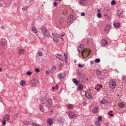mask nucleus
<instances>
[{
  "label": "nucleus",
  "instance_id": "55",
  "mask_svg": "<svg viewBox=\"0 0 126 126\" xmlns=\"http://www.w3.org/2000/svg\"><path fill=\"white\" fill-rule=\"evenodd\" d=\"M64 57H65V58H67L68 57L67 55V54L66 53H64Z\"/></svg>",
  "mask_w": 126,
  "mask_h": 126
},
{
  "label": "nucleus",
  "instance_id": "37",
  "mask_svg": "<svg viewBox=\"0 0 126 126\" xmlns=\"http://www.w3.org/2000/svg\"><path fill=\"white\" fill-rule=\"evenodd\" d=\"M110 104V103L109 101H106L105 105L107 106H109Z\"/></svg>",
  "mask_w": 126,
  "mask_h": 126
},
{
  "label": "nucleus",
  "instance_id": "26",
  "mask_svg": "<svg viewBox=\"0 0 126 126\" xmlns=\"http://www.w3.org/2000/svg\"><path fill=\"white\" fill-rule=\"evenodd\" d=\"M114 26L115 27H119L120 23H114L113 24Z\"/></svg>",
  "mask_w": 126,
  "mask_h": 126
},
{
  "label": "nucleus",
  "instance_id": "11",
  "mask_svg": "<svg viewBox=\"0 0 126 126\" xmlns=\"http://www.w3.org/2000/svg\"><path fill=\"white\" fill-rule=\"evenodd\" d=\"M101 42L102 46H104L107 44L108 42L105 40L103 39L101 40Z\"/></svg>",
  "mask_w": 126,
  "mask_h": 126
},
{
  "label": "nucleus",
  "instance_id": "60",
  "mask_svg": "<svg viewBox=\"0 0 126 126\" xmlns=\"http://www.w3.org/2000/svg\"><path fill=\"white\" fill-rule=\"evenodd\" d=\"M67 58H65L64 59L65 62V63H66L67 61Z\"/></svg>",
  "mask_w": 126,
  "mask_h": 126
},
{
  "label": "nucleus",
  "instance_id": "28",
  "mask_svg": "<svg viewBox=\"0 0 126 126\" xmlns=\"http://www.w3.org/2000/svg\"><path fill=\"white\" fill-rule=\"evenodd\" d=\"M25 84V81L24 80H22L20 81V84L22 86H23Z\"/></svg>",
  "mask_w": 126,
  "mask_h": 126
},
{
  "label": "nucleus",
  "instance_id": "30",
  "mask_svg": "<svg viewBox=\"0 0 126 126\" xmlns=\"http://www.w3.org/2000/svg\"><path fill=\"white\" fill-rule=\"evenodd\" d=\"M95 124L96 126H100V123L99 121H97L95 122Z\"/></svg>",
  "mask_w": 126,
  "mask_h": 126
},
{
  "label": "nucleus",
  "instance_id": "21",
  "mask_svg": "<svg viewBox=\"0 0 126 126\" xmlns=\"http://www.w3.org/2000/svg\"><path fill=\"white\" fill-rule=\"evenodd\" d=\"M73 108V105L69 104L67 106V109H71Z\"/></svg>",
  "mask_w": 126,
  "mask_h": 126
},
{
  "label": "nucleus",
  "instance_id": "34",
  "mask_svg": "<svg viewBox=\"0 0 126 126\" xmlns=\"http://www.w3.org/2000/svg\"><path fill=\"white\" fill-rule=\"evenodd\" d=\"M53 41L54 42L57 43L59 41V40L57 38H54L53 39Z\"/></svg>",
  "mask_w": 126,
  "mask_h": 126
},
{
  "label": "nucleus",
  "instance_id": "19",
  "mask_svg": "<svg viewBox=\"0 0 126 126\" xmlns=\"http://www.w3.org/2000/svg\"><path fill=\"white\" fill-rule=\"evenodd\" d=\"M69 114L70 116L72 118H74L76 116L75 114L71 111L69 112Z\"/></svg>",
  "mask_w": 126,
  "mask_h": 126
},
{
  "label": "nucleus",
  "instance_id": "14",
  "mask_svg": "<svg viewBox=\"0 0 126 126\" xmlns=\"http://www.w3.org/2000/svg\"><path fill=\"white\" fill-rule=\"evenodd\" d=\"M56 56L59 59L62 61H63V59L61 55H59L58 54H56Z\"/></svg>",
  "mask_w": 126,
  "mask_h": 126
},
{
  "label": "nucleus",
  "instance_id": "59",
  "mask_svg": "<svg viewBox=\"0 0 126 126\" xmlns=\"http://www.w3.org/2000/svg\"><path fill=\"white\" fill-rule=\"evenodd\" d=\"M85 15V14L84 13L82 12L81 13V15L82 16H84Z\"/></svg>",
  "mask_w": 126,
  "mask_h": 126
},
{
  "label": "nucleus",
  "instance_id": "25",
  "mask_svg": "<svg viewBox=\"0 0 126 126\" xmlns=\"http://www.w3.org/2000/svg\"><path fill=\"white\" fill-rule=\"evenodd\" d=\"M98 111V109L97 108H94L92 110V112L94 113H96Z\"/></svg>",
  "mask_w": 126,
  "mask_h": 126
},
{
  "label": "nucleus",
  "instance_id": "45",
  "mask_svg": "<svg viewBox=\"0 0 126 126\" xmlns=\"http://www.w3.org/2000/svg\"><path fill=\"white\" fill-rule=\"evenodd\" d=\"M116 4V2L114 0H113L111 2V4L112 5H114Z\"/></svg>",
  "mask_w": 126,
  "mask_h": 126
},
{
  "label": "nucleus",
  "instance_id": "5",
  "mask_svg": "<svg viewBox=\"0 0 126 126\" xmlns=\"http://www.w3.org/2000/svg\"><path fill=\"white\" fill-rule=\"evenodd\" d=\"M40 99L42 104H45L47 102V98L45 96H41Z\"/></svg>",
  "mask_w": 126,
  "mask_h": 126
},
{
  "label": "nucleus",
  "instance_id": "42",
  "mask_svg": "<svg viewBox=\"0 0 126 126\" xmlns=\"http://www.w3.org/2000/svg\"><path fill=\"white\" fill-rule=\"evenodd\" d=\"M95 61L96 63H99L100 62V60L99 59H97L95 60Z\"/></svg>",
  "mask_w": 126,
  "mask_h": 126
},
{
  "label": "nucleus",
  "instance_id": "61",
  "mask_svg": "<svg viewBox=\"0 0 126 126\" xmlns=\"http://www.w3.org/2000/svg\"><path fill=\"white\" fill-rule=\"evenodd\" d=\"M87 103L86 102H83V106H85V105H86Z\"/></svg>",
  "mask_w": 126,
  "mask_h": 126
},
{
  "label": "nucleus",
  "instance_id": "64",
  "mask_svg": "<svg viewBox=\"0 0 126 126\" xmlns=\"http://www.w3.org/2000/svg\"><path fill=\"white\" fill-rule=\"evenodd\" d=\"M1 28L2 29H4V26H1Z\"/></svg>",
  "mask_w": 126,
  "mask_h": 126
},
{
  "label": "nucleus",
  "instance_id": "4",
  "mask_svg": "<svg viewBox=\"0 0 126 126\" xmlns=\"http://www.w3.org/2000/svg\"><path fill=\"white\" fill-rule=\"evenodd\" d=\"M42 32L45 36H49L50 34L49 32L45 28H42Z\"/></svg>",
  "mask_w": 126,
  "mask_h": 126
},
{
  "label": "nucleus",
  "instance_id": "58",
  "mask_svg": "<svg viewBox=\"0 0 126 126\" xmlns=\"http://www.w3.org/2000/svg\"><path fill=\"white\" fill-rule=\"evenodd\" d=\"M6 121L3 120V122L2 124L3 125H6Z\"/></svg>",
  "mask_w": 126,
  "mask_h": 126
},
{
  "label": "nucleus",
  "instance_id": "38",
  "mask_svg": "<svg viewBox=\"0 0 126 126\" xmlns=\"http://www.w3.org/2000/svg\"><path fill=\"white\" fill-rule=\"evenodd\" d=\"M37 54H38L39 56H42L43 55V53L41 52H38L37 53Z\"/></svg>",
  "mask_w": 126,
  "mask_h": 126
},
{
  "label": "nucleus",
  "instance_id": "3",
  "mask_svg": "<svg viewBox=\"0 0 126 126\" xmlns=\"http://www.w3.org/2000/svg\"><path fill=\"white\" fill-rule=\"evenodd\" d=\"M47 104L45 107L49 109L51 107L52 105V100L50 99H49L47 101Z\"/></svg>",
  "mask_w": 126,
  "mask_h": 126
},
{
  "label": "nucleus",
  "instance_id": "52",
  "mask_svg": "<svg viewBox=\"0 0 126 126\" xmlns=\"http://www.w3.org/2000/svg\"><path fill=\"white\" fill-rule=\"evenodd\" d=\"M63 20V19L62 18H61V19L60 21V22L61 24H62Z\"/></svg>",
  "mask_w": 126,
  "mask_h": 126
},
{
  "label": "nucleus",
  "instance_id": "33",
  "mask_svg": "<svg viewBox=\"0 0 126 126\" xmlns=\"http://www.w3.org/2000/svg\"><path fill=\"white\" fill-rule=\"evenodd\" d=\"M58 86L57 85H56L55 87H52V89L53 90H57L58 89Z\"/></svg>",
  "mask_w": 126,
  "mask_h": 126
},
{
  "label": "nucleus",
  "instance_id": "22",
  "mask_svg": "<svg viewBox=\"0 0 126 126\" xmlns=\"http://www.w3.org/2000/svg\"><path fill=\"white\" fill-rule=\"evenodd\" d=\"M23 123L25 125H27L30 124L31 122L30 121H23Z\"/></svg>",
  "mask_w": 126,
  "mask_h": 126
},
{
  "label": "nucleus",
  "instance_id": "40",
  "mask_svg": "<svg viewBox=\"0 0 126 126\" xmlns=\"http://www.w3.org/2000/svg\"><path fill=\"white\" fill-rule=\"evenodd\" d=\"M86 0H80V3L82 4H84L85 3Z\"/></svg>",
  "mask_w": 126,
  "mask_h": 126
},
{
  "label": "nucleus",
  "instance_id": "43",
  "mask_svg": "<svg viewBox=\"0 0 126 126\" xmlns=\"http://www.w3.org/2000/svg\"><path fill=\"white\" fill-rule=\"evenodd\" d=\"M28 7L26 6L23 7L22 8V9L23 10H26L27 9Z\"/></svg>",
  "mask_w": 126,
  "mask_h": 126
},
{
  "label": "nucleus",
  "instance_id": "27",
  "mask_svg": "<svg viewBox=\"0 0 126 126\" xmlns=\"http://www.w3.org/2000/svg\"><path fill=\"white\" fill-rule=\"evenodd\" d=\"M118 105L121 108H123L124 107V104L121 103H119L118 104Z\"/></svg>",
  "mask_w": 126,
  "mask_h": 126
},
{
  "label": "nucleus",
  "instance_id": "7",
  "mask_svg": "<svg viewBox=\"0 0 126 126\" xmlns=\"http://www.w3.org/2000/svg\"><path fill=\"white\" fill-rule=\"evenodd\" d=\"M85 95L88 99H90L92 97L91 96V94L88 91L86 92Z\"/></svg>",
  "mask_w": 126,
  "mask_h": 126
},
{
  "label": "nucleus",
  "instance_id": "6",
  "mask_svg": "<svg viewBox=\"0 0 126 126\" xmlns=\"http://www.w3.org/2000/svg\"><path fill=\"white\" fill-rule=\"evenodd\" d=\"M1 45L3 47V48H5L7 46L6 44V41L4 39H1Z\"/></svg>",
  "mask_w": 126,
  "mask_h": 126
},
{
  "label": "nucleus",
  "instance_id": "63",
  "mask_svg": "<svg viewBox=\"0 0 126 126\" xmlns=\"http://www.w3.org/2000/svg\"><path fill=\"white\" fill-rule=\"evenodd\" d=\"M90 62H91V64H92L94 63V62L93 61H91Z\"/></svg>",
  "mask_w": 126,
  "mask_h": 126
},
{
  "label": "nucleus",
  "instance_id": "41",
  "mask_svg": "<svg viewBox=\"0 0 126 126\" xmlns=\"http://www.w3.org/2000/svg\"><path fill=\"white\" fill-rule=\"evenodd\" d=\"M27 74L28 75L30 76L32 75V72L31 71H28L27 72Z\"/></svg>",
  "mask_w": 126,
  "mask_h": 126
},
{
  "label": "nucleus",
  "instance_id": "2",
  "mask_svg": "<svg viewBox=\"0 0 126 126\" xmlns=\"http://www.w3.org/2000/svg\"><path fill=\"white\" fill-rule=\"evenodd\" d=\"M110 87L112 88H114L116 86V82L115 81L112 79L111 80L109 83Z\"/></svg>",
  "mask_w": 126,
  "mask_h": 126
},
{
  "label": "nucleus",
  "instance_id": "51",
  "mask_svg": "<svg viewBox=\"0 0 126 126\" xmlns=\"http://www.w3.org/2000/svg\"><path fill=\"white\" fill-rule=\"evenodd\" d=\"M32 126H41L39 125L36 124H32Z\"/></svg>",
  "mask_w": 126,
  "mask_h": 126
},
{
  "label": "nucleus",
  "instance_id": "17",
  "mask_svg": "<svg viewBox=\"0 0 126 126\" xmlns=\"http://www.w3.org/2000/svg\"><path fill=\"white\" fill-rule=\"evenodd\" d=\"M24 50L23 49H19L18 51V53L21 55H23L24 53Z\"/></svg>",
  "mask_w": 126,
  "mask_h": 126
},
{
  "label": "nucleus",
  "instance_id": "1",
  "mask_svg": "<svg viewBox=\"0 0 126 126\" xmlns=\"http://www.w3.org/2000/svg\"><path fill=\"white\" fill-rule=\"evenodd\" d=\"M90 53V50L89 49L87 48L84 50L82 52V55L83 58L84 59L88 57Z\"/></svg>",
  "mask_w": 126,
  "mask_h": 126
},
{
  "label": "nucleus",
  "instance_id": "53",
  "mask_svg": "<svg viewBox=\"0 0 126 126\" xmlns=\"http://www.w3.org/2000/svg\"><path fill=\"white\" fill-rule=\"evenodd\" d=\"M35 71L36 72H38L40 71L39 69L38 68H36L35 69Z\"/></svg>",
  "mask_w": 126,
  "mask_h": 126
},
{
  "label": "nucleus",
  "instance_id": "13",
  "mask_svg": "<svg viewBox=\"0 0 126 126\" xmlns=\"http://www.w3.org/2000/svg\"><path fill=\"white\" fill-rule=\"evenodd\" d=\"M38 82V80L36 79H34L31 81V83L32 84H35Z\"/></svg>",
  "mask_w": 126,
  "mask_h": 126
},
{
  "label": "nucleus",
  "instance_id": "50",
  "mask_svg": "<svg viewBox=\"0 0 126 126\" xmlns=\"http://www.w3.org/2000/svg\"><path fill=\"white\" fill-rule=\"evenodd\" d=\"M78 66L80 68H82L83 67V66L82 65L79 64L78 65Z\"/></svg>",
  "mask_w": 126,
  "mask_h": 126
},
{
  "label": "nucleus",
  "instance_id": "9",
  "mask_svg": "<svg viewBox=\"0 0 126 126\" xmlns=\"http://www.w3.org/2000/svg\"><path fill=\"white\" fill-rule=\"evenodd\" d=\"M123 11H122L118 10H117L116 14L117 16L120 17H122V14L123 13Z\"/></svg>",
  "mask_w": 126,
  "mask_h": 126
},
{
  "label": "nucleus",
  "instance_id": "54",
  "mask_svg": "<svg viewBox=\"0 0 126 126\" xmlns=\"http://www.w3.org/2000/svg\"><path fill=\"white\" fill-rule=\"evenodd\" d=\"M3 4L2 2L0 1V6L1 7L3 6Z\"/></svg>",
  "mask_w": 126,
  "mask_h": 126
},
{
  "label": "nucleus",
  "instance_id": "10",
  "mask_svg": "<svg viewBox=\"0 0 126 126\" xmlns=\"http://www.w3.org/2000/svg\"><path fill=\"white\" fill-rule=\"evenodd\" d=\"M66 75V74L65 73H63L58 75V77L60 79H61V78L65 77Z\"/></svg>",
  "mask_w": 126,
  "mask_h": 126
},
{
  "label": "nucleus",
  "instance_id": "57",
  "mask_svg": "<svg viewBox=\"0 0 126 126\" xmlns=\"http://www.w3.org/2000/svg\"><path fill=\"white\" fill-rule=\"evenodd\" d=\"M46 73L47 75H49V72L47 71L46 72Z\"/></svg>",
  "mask_w": 126,
  "mask_h": 126
},
{
  "label": "nucleus",
  "instance_id": "18",
  "mask_svg": "<svg viewBox=\"0 0 126 126\" xmlns=\"http://www.w3.org/2000/svg\"><path fill=\"white\" fill-rule=\"evenodd\" d=\"M83 46L82 45H80L78 47V50L79 52H80L83 49Z\"/></svg>",
  "mask_w": 126,
  "mask_h": 126
},
{
  "label": "nucleus",
  "instance_id": "20",
  "mask_svg": "<svg viewBox=\"0 0 126 126\" xmlns=\"http://www.w3.org/2000/svg\"><path fill=\"white\" fill-rule=\"evenodd\" d=\"M56 67L55 66H53L52 68L50 70V72L51 73H53L55 70L56 69Z\"/></svg>",
  "mask_w": 126,
  "mask_h": 126
},
{
  "label": "nucleus",
  "instance_id": "36",
  "mask_svg": "<svg viewBox=\"0 0 126 126\" xmlns=\"http://www.w3.org/2000/svg\"><path fill=\"white\" fill-rule=\"evenodd\" d=\"M106 101L105 99H103L101 101V104H105Z\"/></svg>",
  "mask_w": 126,
  "mask_h": 126
},
{
  "label": "nucleus",
  "instance_id": "56",
  "mask_svg": "<svg viewBox=\"0 0 126 126\" xmlns=\"http://www.w3.org/2000/svg\"><path fill=\"white\" fill-rule=\"evenodd\" d=\"M53 5L54 6H57V3L56 2H55L53 3Z\"/></svg>",
  "mask_w": 126,
  "mask_h": 126
},
{
  "label": "nucleus",
  "instance_id": "16",
  "mask_svg": "<svg viewBox=\"0 0 126 126\" xmlns=\"http://www.w3.org/2000/svg\"><path fill=\"white\" fill-rule=\"evenodd\" d=\"M52 34L53 36L56 37L60 38V34L56 33H52Z\"/></svg>",
  "mask_w": 126,
  "mask_h": 126
},
{
  "label": "nucleus",
  "instance_id": "24",
  "mask_svg": "<svg viewBox=\"0 0 126 126\" xmlns=\"http://www.w3.org/2000/svg\"><path fill=\"white\" fill-rule=\"evenodd\" d=\"M72 81L73 82L75 83L76 85H78V84L79 82L77 81L76 79H73Z\"/></svg>",
  "mask_w": 126,
  "mask_h": 126
},
{
  "label": "nucleus",
  "instance_id": "49",
  "mask_svg": "<svg viewBox=\"0 0 126 126\" xmlns=\"http://www.w3.org/2000/svg\"><path fill=\"white\" fill-rule=\"evenodd\" d=\"M62 64L61 63H60V64H59V68H60V69H61V67L62 66Z\"/></svg>",
  "mask_w": 126,
  "mask_h": 126
},
{
  "label": "nucleus",
  "instance_id": "31",
  "mask_svg": "<svg viewBox=\"0 0 126 126\" xmlns=\"http://www.w3.org/2000/svg\"><path fill=\"white\" fill-rule=\"evenodd\" d=\"M58 120L59 121L61 122H63L64 121V119L63 118L59 117L58 119Z\"/></svg>",
  "mask_w": 126,
  "mask_h": 126
},
{
  "label": "nucleus",
  "instance_id": "12",
  "mask_svg": "<svg viewBox=\"0 0 126 126\" xmlns=\"http://www.w3.org/2000/svg\"><path fill=\"white\" fill-rule=\"evenodd\" d=\"M53 122V120L51 118L48 119L47 120V123L49 125H51Z\"/></svg>",
  "mask_w": 126,
  "mask_h": 126
},
{
  "label": "nucleus",
  "instance_id": "15",
  "mask_svg": "<svg viewBox=\"0 0 126 126\" xmlns=\"http://www.w3.org/2000/svg\"><path fill=\"white\" fill-rule=\"evenodd\" d=\"M32 30L33 32L35 33H37L38 32L37 31L35 28V26L33 25H32Z\"/></svg>",
  "mask_w": 126,
  "mask_h": 126
},
{
  "label": "nucleus",
  "instance_id": "46",
  "mask_svg": "<svg viewBox=\"0 0 126 126\" xmlns=\"http://www.w3.org/2000/svg\"><path fill=\"white\" fill-rule=\"evenodd\" d=\"M96 73L98 75H100L101 74V72L99 70H97L96 71Z\"/></svg>",
  "mask_w": 126,
  "mask_h": 126
},
{
  "label": "nucleus",
  "instance_id": "23",
  "mask_svg": "<svg viewBox=\"0 0 126 126\" xmlns=\"http://www.w3.org/2000/svg\"><path fill=\"white\" fill-rule=\"evenodd\" d=\"M73 17V16L72 15H70V17H69L68 19V20H67V23H69L71 19Z\"/></svg>",
  "mask_w": 126,
  "mask_h": 126
},
{
  "label": "nucleus",
  "instance_id": "35",
  "mask_svg": "<svg viewBox=\"0 0 126 126\" xmlns=\"http://www.w3.org/2000/svg\"><path fill=\"white\" fill-rule=\"evenodd\" d=\"M78 87L79 90H81L83 88V86L81 84H79V86Z\"/></svg>",
  "mask_w": 126,
  "mask_h": 126
},
{
  "label": "nucleus",
  "instance_id": "47",
  "mask_svg": "<svg viewBox=\"0 0 126 126\" xmlns=\"http://www.w3.org/2000/svg\"><path fill=\"white\" fill-rule=\"evenodd\" d=\"M97 16L99 18H100L101 17V14L100 13H98L97 14Z\"/></svg>",
  "mask_w": 126,
  "mask_h": 126
},
{
  "label": "nucleus",
  "instance_id": "32",
  "mask_svg": "<svg viewBox=\"0 0 126 126\" xmlns=\"http://www.w3.org/2000/svg\"><path fill=\"white\" fill-rule=\"evenodd\" d=\"M110 27L109 25H107L104 29V31H106L108 30L109 29Z\"/></svg>",
  "mask_w": 126,
  "mask_h": 126
},
{
  "label": "nucleus",
  "instance_id": "48",
  "mask_svg": "<svg viewBox=\"0 0 126 126\" xmlns=\"http://www.w3.org/2000/svg\"><path fill=\"white\" fill-rule=\"evenodd\" d=\"M102 117L101 116H99L98 117V121H99H99H101L102 119Z\"/></svg>",
  "mask_w": 126,
  "mask_h": 126
},
{
  "label": "nucleus",
  "instance_id": "29",
  "mask_svg": "<svg viewBox=\"0 0 126 126\" xmlns=\"http://www.w3.org/2000/svg\"><path fill=\"white\" fill-rule=\"evenodd\" d=\"M40 110L42 112H43L44 111V109L43 107L41 105L40 106Z\"/></svg>",
  "mask_w": 126,
  "mask_h": 126
},
{
  "label": "nucleus",
  "instance_id": "8",
  "mask_svg": "<svg viewBox=\"0 0 126 126\" xmlns=\"http://www.w3.org/2000/svg\"><path fill=\"white\" fill-rule=\"evenodd\" d=\"M10 118V116L9 114H5L3 117V120L4 121H7L9 120Z\"/></svg>",
  "mask_w": 126,
  "mask_h": 126
},
{
  "label": "nucleus",
  "instance_id": "44",
  "mask_svg": "<svg viewBox=\"0 0 126 126\" xmlns=\"http://www.w3.org/2000/svg\"><path fill=\"white\" fill-rule=\"evenodd\" d=\"M122 79L123 81H126V78L125 76H123Z\"/></svg>",
  "mask_w": 126,
  "mask_h": 126
},
{
  "label": "nucleus",
  "instance_id": "62",
  "mask_svg": "<svg viewBox=\"0 0 126 126\" xmlns=\"http://www.w3.org/2000/svg\"><path fill=\"white\" fill-rule=\"evenodd\" d=\"M53 111H51L50 112V113L51 114H53Z\"/></svg>",
  "mask_w": 126,
  "mask_h": 126
},
{
  "label": "nucleus",
  "instance_id": "39",
  "mask_svg": "<svg viewBox=\"0 0 126 126\" xmlns=\"http://www.w3.org/2000/svg\"><path fill=\"white\" fill-rule=\"evenodd\" d=\"M104 9L105 10L109 11L110 10V8L107 6H105L104 7Z\"/></svg>",
  "mask_w": 126,
  "mask_h": 126
}]
</instances>
